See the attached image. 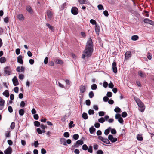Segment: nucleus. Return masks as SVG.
<instances>
[{"instance_id": "obj_21", "label": "nucleus", "mask_w": 154, "mask_h": 154, "mask_svg": "<svg viewBox=\"0 0 154 154\" xmlns=\"http://www.w3.org/2000/svg\"><path fill=\"white\" fill-rule=\"evenodd\" d=\"M111 129V128L110 127H108L107 129L105 130L104 131V134L105 135H108Z\"/></svg>"}, {"instance_id": "obj_2", "label": "nucleus", "mask_w": 154, "mask_h": 154, "mask_svg": "<svg viewBox=\"0 0 154 154\" xmlns=\"http://www.w3.org/2000/svg\"><path fill=\"white\" fill-rule=\"evenodd\" d=\"M135 100L139 106V110L141 112H143L145 109V106L143 103L138 98L135 99Z\"/></svg>"}, {"instance_id": "obj_44", "label": "nucleus", "mask_w": 154, "mask_h": 154, "mask_svg": "<svg viewBox=\"0 0 154 154\" xmlns=\"http://www.w3.org/2000/svg\"><path fill=\"white\" fill-rule=\"evenodd\" d=\"M111 133L113 134H115L116 133V130L114 128L110 130Z\"/></svg>"}, {"instance_id": "obj_14", "label": "nucleus", "mask_w": 154, "mask_h": 154, "mask_svg": "<svg viewBox=\"0 0 154 154\" xmlns=\"http://www.w3.org/2000/svg\"><path fill=\"white\" fill-rule=\"evenodd\" d=\"M138 74L139 76L142 78H146V75L141 70H140L138 71Z\"/></svg>"}, {"instance_id": "obj_18", "label": "nucleus", "mask_w": 154, "mask_h": 154, "mask_svg": "<svg viewBox=\"0 0 154 154\" xmlns=\"http://www.w3.org/2000/svg\"><path fill=\"white\" fill-rule=\"evenodd\" d=\"M131 52L130 51H128L125 53V57L126 59H128L129 58L131 57Z\"/></svg>"}, {"instance_id": "obj_35", "label": "nucleus", "mask_w": 154, "mask_h": 154, "mask_svg": "<svg viewBox=\"0 0 154 154\" xmlns=\"http://www.w3.org/2000/svg\"><path fill=\"white\" fill-rule=\"evenodd\" d=\"M94 96V94L92 91H90L89 93V96L90 98H92Z\"/></svg>"}, {"instance_id": "obj_19", "label": "nucleus", "mask_w": 154, "mask_h": 154, "mask_svg": "<svg viewBox=\"0 0 154 154\" xmlns=\"http://www.w3.org/2000/svg\"><path fill=\"white\" fill-rule=\"evenodd\" d=\"M24 70L25 68L23 66H22L21 67L20 66H18L16 69V71L18 72H20V70L21 72H24Z\"/></svg>"}, {"instance_id": "obj_55", "label": "nucleus", "mask_w": 154, "mask_h": 154, "mask_svg": "<svg viewBox=\"0 0 154 154\" xmlns=\"http://www.w3.org/2000/svg\"><path fill=\"white\" fill-rule=\"evenodd\" d=\"M147 57L149 60H151L152 59V55L151 54L148 53L147 54Z\"/></svg>"}, {"instance_id": "obj_36", "label": "nucleus", "mask_w": 154, "mask_h": 154, "mask_svg": "<svg viewBox=\"0 0 154 154\" xmlns=\"http://www.w3.org/2000/svg\"><path fill=\"white\" fill-rule=\"evenodd\" d=\"M75 125L73 124V121H71L69 124V126L70 128H72L74 127Z\"/></svg>"}, {"instance_id": "obj_57", "label": "nucleus", "mask_w": 154, "mask_h": 154, "mask_svg": "<svg viewBox=\"0 0 154 154\" xmlns=\"http://www.w3.org/2000/svg\"><path fill=\"white\" fill-rule=\"evenodd\" d=\"M86 0H78L79 3L81 4H83L85 3Z\"/></svg>"}, {"instance_id": "obj_45", "label": "nucleus", "mask_w": 154, "mask_h": 154, "mask_svg": "<svg viewBox=\"0 0 154 154\" xmlns=\"http://www.w3.org/2000/svg\"><path fill=\"white\" fill-rule=\"evenodd\" d=\"M105 112L103 111H100L98 112L99 115L100 116H102L105 115Z\"/></svg>"}, {"instance_id": "obj_10", "label": "nucleus", "mask_w": 154, "mask_h": 154, "mask_svg": "<svg viewBox=\"0 0 154 154\" xmlns=\"http://www.w3.org/2000/svg\"><path fill=\"white\" fill-rule=\"evenodd\" d=\"M83 54L82 55V58L83 59H84L85 58V57H89L92 55L90 53H86L85 52V51L84 50L83 51Z\"/></svg>"}, {"instance_id": "obj_26", "label": "nucleus", "mask_w": 154, "mask_h": 154, "mask_svg": "<svg viewBox=\"0 0 154 154\" xmlns=\"http://www.w3.org/2000/svg\"><path fill=\"white\" fill-rule=\"evenodd\" d=\"M95 129L93 127V126L89 128V131L90 133L91 134L93 133L95 131Z\"/></svg>"}, {"instance_id": "obj_53", "label": "nucleus", "mask_w": 154, "mask_h": 154, "mask_svg": "<svg viewBox=\"0 0 154 154\" xmlns=\"http://www.w3.org/2000/svg\"><path fill=\"white\" fill-rule=\"evenodd\" d=\"M106 95H107V97H110L112 96V93L111 92H108L107 93Z\"/></svg>"}, {"instance_id": "obj_13", "label": "nucleus", "mask_w": 154, "mask_h": 154, "mask_svg": "<svg viewBox=\"0 0 154 154\" xmlns=\"http://www.w3.org/2000/svg\"><path fill=\"white\" fill-rule=\"evenodd\" d=\"M22 56L21 55H19L17 58V62L22 64L23 63V61L22 60Z\"/></svg>"}, {"instance_id": "obj_63", "label": "nucleus", "mask_w": 154, "mask_h": 154, "mask_svg": "<svg viewBox=\"0 0 154 154\" xmlns=\"http://www.w3.org/2000/svg\"><path fill=\"white\" fill-rule=\"evenodd\" d=\"M100 124L98 122L94 124L95 127L96 128H99L100 127Z\"/></svg>"}, {"instance_id": "obj_25", "label": "nucleus", "mask_w": 154, "mask_h": 154, "mask_svg": "<svg viewBox=\"0 0 154 154\" xmlns=\"http://www.w3.org/2000/svg\"><path fill=\"white\" fill-rule=\"evenodd\" d=\"M144 22L146 23H149L151 24V23L152 22V21L151 20L148 18H146L144 20Z\"/></svg>"}, {"instance_id": "obj_59", "label": "nucleus", "mask_w": 154, "mask_h": 154, "mask_svg": "<svg viewBox=\"0 0 154 154\" xmlns=\"http://www.w3.org/2000/svg\"><path fill=\"white\" fill-rule=\"evenodd\" d=\"M118 122L121 124H123V119L121 117L118 119Z\"/></svg>"}, {"instance_id": "obj_28", "label": "nucleus", "mask_w": 154, "mask_h": 154, "mask_svg": "<svg viewBox=\"0 0 154 154\" xmlns=\"http://www.w3.org/2000/svg\"><path fill=\"white\" fill-rule=\"evenodd\" d=\"M139 37L137 35H134L131 37V39L133 41H136L138 39Z\"/></svg>"}, {"instance_id": "obj_49", "label": "nucleus", "mask_w": 154, "mask_h": 154, "mask_svg": "<svg viewBox=\"0 0 154 154\" xmlns=\"http://www.w3.org/2000/svg\"><path fill=\"white\" fill-rule=\"evenodd\" d=\"M127 115V113L125 112H122L121 115L122 116L123 118L125 117H126Z\"/></svg>"}, {"instance_id": "obj_11", "label": "nucleus", "mask_w": 154, "mask_h": 154, "mask_svg": "<svg viewBox=\"0 0 154 154\" xmlns=\"http://www.w3.org/2000/svg\"><path fill=\"white\" fill-rule=\"evenodd\" d=\"M80 93H84L86 90V87L85 85H81L80 87Z\"/></svg>"}, {"instance_id": "obj_31", "label": "nucleus", "mask_w": 154, "mask_h": 154, "mask_svg": "<svg viewBox=\"0 0 154 154\" xmlns=\"http://www.w3.org/2000/svg\"><path fill=\"white\" fill-rule=\"evenodd\" d=\"M114 110L116 113L121 112V109L118 107H116Z\"/></svg>"}, {"instance_id": "obj_1", "label": "nucleus", "mask_w": 154, "mask_h": 154, "mask_svg": "<svg viewBox=\"0 0 154 154\" xmlns=\"http://www.w3.org/2000/svg\"><path fill=\"white\" fill-rule=\"evenodd\" d=\"M93 44L92 40L89 38L86 43L85 48L84 50L85 52L87 53H90L92 54L93 51Z\"/></svg>"}, {"instance_id": "obj_32", "label": "nucleus", "mask_w": 154, "mask_h": 154, "mask_svg": "<svg viewBox=\"0 0 154 154\" xmlns=\"http://www.w3.org/2000/svg\"><path fill=\"white\" fill-rule=\"evenodd\" d=\"M46 26L49 28L51 30H54V27L50 25V24L48 23H46Z\"/></svg>"}, {"instance_id": "obj_56", "label": "nucleus", "mask_w": 154, "mask_h": 154, "mask_svg": "<svg viewBox=\"0 0 154 154\" xmlns=\"http://www.w3.org/2000/svg\"><path fill=\"white\" fill-rule=\"evenodd\" d=\"M8 110L9 112L10 113H11L13 112V109L12 107L11 106H9L8 108Z\"/></svg>"}, {"instance_id": "obj_17", "label": "nucleus", "mask_w": 154, "mask_h": 154, "mask_svg": "<svg viewBox=\"0 0 154 154\" xmlns=\"http://www.w3.org/2000/svg\"><path fill=\"white\" fill-rule=\"evenodd\" d=\"M5 102V101L3 99L0 101V110L3 109Z\"/></svg>"}, {"instance_id": "obj_50", "label": "nucleus", "mask_w": 154, "mask_h": 154, "mask_svg": "<svg viewBox=\"0 0 154 154\" xmlns=\"http://www.w3.org/2000/svg\"><path fill=\"white\" fill-rule=\"evenodd\" d=\"M88 113L89 115H93L94 114V111L93 110L89 109L88 111Z\"/></svg>"}, {"instance_id": "obj_12", "label": "nucleus", "mask_w": 154, "mask_h": 154, "mask_svg": "<svg viewBox=\"0 0 154 154\" xmlns=\"http://www.w3.org/2000/svg\"><path fill=\"white\" fill-rule=\"evenodd\" d=\"M95 32L96 34L98 35L100 31V29L99 26L98 25H96L95 26Z\"/></svg>"}, {"instance_id": "obj_42", "label": "nucleus", "mask_w": 154, "mask_h": 154, "mask_svg": "<svg viewBox=\"0 0 154 154\" xmlns=\"http://www.w3.org/2000/svg\"><path fill=\"white\" fill-rule=\"evenodd\" d=\"M82 149L83 150H86L88 149V147L86 145L84 144L82 146Z\"/></svg>"}, {"instance_id": "obj_47", "label": "nucleus", "mask_w": 154, "mask_h": 154, "mask_svg": "<svg viewBox=\"0 0 154 154\" xmlns=\"http://www.w3.org/2000/svg\"><path fill=\"white\" fill-rule=\"evenodd\" d=\"M97 7L99 10H102L103 9V7L101 4H99L98 5Z\"/></svg>"}, {"instance_id": "obj_40", "label": "nucleus", "mask_w": 154, "mask_h": 154, "mask_svg": "<svg viewBox=\"0 0 154 154\" xmlns=\"http://www.w3.org/2000/svg\"><path fill=\"white\" fill-rule=\"evenodd\" d=\"M34 124L35 126L38 127L40 125V123L38 121H35L34 122Z\"/></svg>"}, {"instance_id": "obj_27", "label": "nucleus", "mask_w": 154, "mask_h": 154, "mask_svg": "<svg viewBox=\"0 0 154 154\" xmlns=\"http://www.w3.org/2000/svg\"><path fill=\"white\" fill-rule=\"evenodd\" d=\"M91 88L92 90H95L97 88V86L96 84H93L91 85Z\"/></svg>"}, {"instance_id": "obj_30", "label": "nucleus", "mask_w": 154, "mask_h": 154, "mask_svg": "<svg viewBox=\"0 0 154 154\" xmlns=\"http://www.w3.org/2000/svg\"><path fill=\"white\" fill-rule=\"evenodd\" d=\"M82 117L85 119H87L88 118L87 114L85 112L83 113L82 114Z\"/></svg>"}, {"instance_id": "obj_64", "label": "nucleus", "mask_w": 154, "mask_h": 154, "mask_svg": "<svg viewBox=\"0 0 154 154\" xmlns=\"http://www.w3.org/2000/svg\"><path fill=\"white\" fill-rule=\"evenodd\" d=\"M103 151L101 150H99L97 152V154H103Z\"/></svg>"}, {"instance_id": "obj_4", "label": "nucleus", "mask_w": 154, "mask_h": 154, "mask_svg": "<svg viewBox=\"0 0 154 154\" xmlns=\"http://www.w3.org/2000/svg\"><path fill=\"white\" fill-rule=\"evenodd\" d=\"M71 12L73 15H77L78 13V8L75 7H72L71 9Z\"/></svg>"}, {"instance_id": "obj_62", "label": "nucleus", "mask_w": 154, "mask_h": 154, "mask_svg": "<svg viewBox=\"0 0 154 154\" xmlns=\"http://www.w3.org/2000/svg\"><path fill=\"white\" fill-rule=\"evenodd\" d=\"M114 87V85L112 82H110L109 84V87L110 88H113Z\"/></svg>"}, {"instance_id": "obj_7", "label": "nucleus", "mask_w": 154, "mask_h": 154, "mask_svg": "<svg viewBox=\"0 0 154 154\" xmlns=\"http://www.w3.org/2000/svg\"><path fill=\"white\" fill-rule=\"evenodd\" d=\"M13 84L14 86H17L19 85V82L17 77L15 76L12 79Z\"/></svg>"}, {"instance_id": "obj_5", "label": "nucleus", "mask_w": 154, "mask_h": 154, "mask_svg": "<svg viewBox=\"0 0 154 154\" xmlns=\"http://www.w3.org/2000/svg\"><path fill=\"white\" fill-rule=\"evenodd\" d=\"M109 140H110L112 143H114L117 140V138L116 137H113L112 135L110 134L108 137Z\"/></svg>"}, {"instance_id": "obj_52", "label": "nucleus", "mask_w": 154, "mask_h": 154, "mask_svg": "<svg viewBox=\"0 0 154 154\" xmlns=\"http://www.w3.org/2000/svg\"><path fill=\"white\" fill-rule=\"evenodd\" d=\"M121 115L119 114H116L115 116V118L116 119H119L121 118Z\"/></svg>"}, {"instance_id": "obj_33", "label": "nucleus", "mask_w": 154, "mask_h": 154, "mask_svg": "<svg viewBox=\"0 0 154 154\" xmlns=\"http://www.w3.org/2000/svg\"><path fill=\"white\" fill-rule=\"evenodd\" d=\"M105 120L104 119L103 117H101L98 119V121L100 123H103L105 122Z\"/></svg>"}, {"instance_id": "obj_37", "label": "nucleus", "mask_w": 154, "mask_h": 154, "mask_svg": "<svg viewBox=\"0 0 154 154\" xmlns=\"http://www.w3.org/2000/svg\"><path fill=\"white\" fill-rule=\"evenodd\" d=\"M19 113L20 115V116H23L24 114V110L23 109H20L19 110Z\"/></svg>"}, {"instance_id": "obj_8", "label": "nucleus", "mask_w": 154, "mask_h": 154, "mask_svg": "<svg viewBox=\"0 0 154 154\" xmlns=\"http://www.w3.org/2000/svg\"><path fill=\"white\" fill-rule=\"evenodd\" d=\"M4 71L5 74L9 75L11 73L10 67L9 66H7L4 69Z\"/></svg>"}, {"instance_id": "obj_46", "label": "nucleus", "mask_w": 154, "mask_h": 154, "mask_svg": "<svg viewBox=\"0 0 154 154\" xmlns=\"http://www.w3.org/2000/svg\"><path fill=\"white\" fill-rule=\"evenodd\" d=\"M55 63L57 64H62V61L59 59H57L56 60Z\"/></svg>"}, {"instance_id": "obj_51", "label": "nucleus", "mask_w": 154, "mask_h": 154, "mask_svg": "<svg viewBox=\"0 0 154 154\" xmlns=\"http://www.w3.org/2000/svg\"><path fill=\"white\" fill-rule=\"evenodd\" d=\"M63 136L64 137L67 138L69 137V135L68 132H65L64 133Z\"/></svg>"}, {"instance_id": "obj_23", "label": "nucleus", "mask_w": 154, "mask_h": 154, "mask_svg": "<svg viewBox=\"0 0 154 154\" xmlns=\"http://www.w3.org/2000/svg\"><path fill=\"white\" fill-rule=\"evenodd\" d=\"M3 95L7 97H8L9 95V92L8 90H6L3 93Z\"/></svg>"}, {"instance_id": "obj_43", "label": "nucleus", "mask_w": 154, "mask_h": 154, "mask_svg": "<svg viewBox=\"0 0 154 154\" xmlns=\"http://www.w3.org/2000/svg\"><path fill=\"white\" fill-rule=\"evenodd\" d=\"M66 3H63V4H62L60 6V9L62 10L66 6Z\"/></svg>"}, {"instance_id": "obj_9", "label": "nucleus", "mask_w": 154, "mask_h": 154, "mask_svg": "<svg viewBox=\"0 0 154 154\" xmlns=\"http://www.w3.org/2000/svg\"><path fill=\"white\" fill-rule=\"evenodd\" d=\"M12 152V149L11 147H9L7 148L4 151L5 154H11Z\"/></svg>"}, {"instance_id": "obj_22", "label": "nucleus", "mask_w": 154, "mask_h": 154, "mask_svg": "<svg viewBox=\"0 0 154 154\" xmlns=\"http://www.w3.org/2000/svg\"><path fill=\"white\" fill-rule=\"evenodd\" d=\"M103 143L108 144H110L109 141L107 138H103L102 140V141Z\"/></svg>"}, {"instance_id": "obj_61", "label": "nucleus", "mask_w": 154, "mask_h": 154, "mask_svg": "<svg viewBox=\"0 0 154 154\" xmlns=\"http://www.w3.org/2000/svg\"><path fill=\"white\" fill-rule=\"evenodd\" d=\"M86 105L89 106L91 104L90 100L89 99L86 100Z\"/></svg>"}, {"instance_id": "obj_16", "label": "nucleus", "mask_w": 154, "mask_h": 154, "mask_svg": "<svg viewBox=\"0 0 154 154\" xmlns=\"http://www.w3.org/2000/svg\"><path fill=\"white\" fill-rule=\"evenodd\" d=\"M47 14L48 18L49 19H51L53 16V14L50 11L48 10L47 11Z\"/></svg>"}, {"instance_id": "obj_29", "label": "nucleus", "mask_w": 154, "mask_h": 154, "mask_svg": "<svg viewBox=\"0 0 154 154\" xmlns=\"http://www.w3.org/2000/svg\"><path fill=\"white\" fill-rule=\"evenodd\" d=\"M137 140L139 141H142L143 140L142 135L140 134H137Z\"/></svg>"}, {"instance_id": "obj_15", "label": "nucleus", "mask_w": 154, "mask_h": 154, "mask_svg": "<svg viewBox=\"0 0 154 154\" xmlns=\"http://www.w3.org/2000/svg\"><path fill=\"white\" fill-rule=\"evenodd\" d=\"M60 143L63 144L64 145L67 146L66 143V139L64 138H61L60 140Z\"/></svg>"}, {"instance_id": "obj_58", "label": "nucleus", "mask_w": 154, "mask_h": 154, "mask_svg": "<svg viewBox=\"0 0 154 154\" xmlns=\"http://www.w3.org/2000/svg\"><path fill=\"white\" fill-rule=\"evenodd\" d=\"M103 14L106 17H108L109 15L108 12L106 10H105L103 11Z\"/></svg>"}, {"instance_id": "obj_6", "label": "nucleus", "mask_w": 154, "mask_h": 154, "mask_svg": "<svg viewBox=\"0 0 154 154\" xmlns=\"http://www.w3.org/2000/svg\"><path fill=\"white\" fill-rule=\"evenodd\" d=\"M112 68L113 72L115 73H116L117 72V68L116 67V64L115 61H114L112 63Z\"/></svg>"}, {"instance_id": "obj_34", "label": "nucleus", "mask_w": 154, "mask_h": 154, "mask_svg": "<svg viewBox=\"0 0 154 154\" xmlns=\"http://www.w3.org/2000/svg\"><path fill=\"white\" fill-rule=\"evenodd\" d=\"M79 136L78 134H75L73 136V138L75 140H77L79 138Z\"/></svg>"}, {"instance_id": "obj_48", "label": "nucleus", "mask_w": 154, "mask_h": 154, "mask_svg": "<svg viewBox=\"0 0 154 154\" xmlns=\"http://www.w3.org/2000/svg\"><path fill=\"white\" fill-rule=\"evenodd\" d=\"M15 127V123L14 122H12L10 125V128L12 129H13Z\"/></svg>"}, {"instance_id": "obj_24", "label": "nucleus", "mask_w": 154, "mask_h": 154, "mask_svg": "<svg viewBox=\"0 0 154 154\" xmlns=\"http://www.w3.org/2000/svg\"><path fill=\"white\" fill-rule=\"evenodd\" d=\"M26 9L27 11L30 13H32L33 12L32 10L31 7L29 6H27L26 7Z\"/></svg>"}, {"instance_id": "obj_38", "label": "nucleus", "mask_w": 154, "mask_h": 154, "mask_svg": "<svg viewBox=\"0 0 154 154\" xmlns=\"http://www.w3.org/2000/svg\"><path fill=\"white\" fill-rule=\"evenodd\" d=\"M6 61V59L4 57H2L0 58V62L1 63L5 62Z\"/></svg>"}, {"instance_id": "obj_39", "label": "nucleus", "mask_w": 154, "mask_h": 154, "mask_svg": "<svg viewBox=\"0 0 154 154\" xmlns=\"http://www.w3.org/2000/svg\"><path fill=\"white\" fill-rule=\"evenodd\" d=\"M90 22L93 25H95V26H96V25H97L96 21L93 19H91L90 20Z\"/></svg>"}, {"instance_id": "obj_3", "label": "nucleus", "mask_w": 154, "mask_h": 154, "mask_svg": "<svg viewBox=\"0 0 154 154\" xmlns=\"http://www.w3.org/2000/svg\"><path fill=\"white\" fill-rule=\"evenodd\" d=\"M84 143L83 141L81 140H79L77 141L75 143H74L73 145L72 146V147L73 148H78L79 145H82Z\"/></svg>"}, {"instance_id": "obj_54", "label": "nucleus", "mask_w": 154, "mask_h": 154, "mask_svg": "<svg viewBox=\"0 0 154 154\" xmlns=\"http://www.w3.org/2000/svg\"><path fill=\"white\" fill-rule=\"evenodd\" d=\"M24 77V75H23L22 74L19 75V78L20 79L22 80L23 79Z\"/></svg>"}, {"instance_id": "obj_41", "label": "nucleus", "mask_w": 154, "mask_h": 154, "mask_svg": "<svg viewBox=\"0 0 154 154\" xmlns=\"http://www.w3.org/2000/svg\"><path fill=\"white\" fill-rule=\"evenodd\" d=\"M88 152L90 153H92V146H89V148L87 149Z\"/></svg>"}, {"instance_id": "obj_20", "label": "nucleus", "mask_w": 154, "mask_h": 154, "mask_svg": "<svg viewBox=\"0 0 154 154\" xmlns=\"http://www.w3.org/2000/svg\"><path fill=\"white\" fill-rule=\"evenodd\" d=\"M18 18L20 21H23L24 19L23 16L21 14H19L17 15Z\"/></svg>"}, {"instance_id": "obj_60", "label": "nucleus", "mask_w": 154, "mask_h": 154, "mask_svg": "<svg viewBox=\"0 0 154 154\" xmlns=\"http://www.w3.org/2000/svg\"><path fill=\"white\" fill-rule=\"evenodd\" d=\"M14 92L16 93H18V92L19 88L18 87H16L14 88Z\"/></svg>"}]
</instances>
